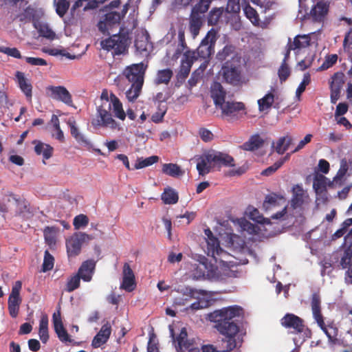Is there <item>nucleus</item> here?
Wrapping results in <instances>:
<instances>
[{
  "label": "nucleus",
  "instance_id": "nucleus-19",
  "mask_svg": "<svg viewBox=\"0 0 352 352\" xmlns=\"http://www.w3.org/2000/svg\"><path fill=\"white\" fill-rule=\"evenodd\" d=\"M136 286L135 275L129 263L123 265V278L120 287L126 292H132Z\"/></svg>",
  "mask_w": 352,
  "mask_h": 352
},
{
  "label": "nucleus",
  "instance_id": "nucleus-53",
  "mask_svg": "<svg viewBox=\"0 0 352 352\" xmlns=\"http://www.w3.org/2000/svg\"><path fill=\"white\" fill-rule=\"evenodd\" d=\"M167 108L166 105H162L161 104L158 106V111L152 115L151 120L155 123H160L162 122L164 117L166 113Z\"/></svg>",
  "mask_w": 352,
  "mask_h": 352
},
{
  "label": "nucleus",
  "instance_id": "nucleus-12",
  "mask_svg": "<svg viewBox=\"0 0 352 352\" xmlns=\"http://www.w3.org/2000/svg\"><path fill=\"white\" fill-rule=\"evenodd\" d=\"M22 284L21 281H16L12 288L11 293L8 297V308L10 316L13 318L17 317L19 307L22 302L20 296V291Z\"/></svg>",
  "mask_w": 352,
  "mask_h": 352
},
{
  "label": "nucleus",
  "instance_id": "nucleus-60",
  "mask_svg": "<svg viewBox=\"0 0 352 352\" xmlns=\"http://www.w3.org/2000/svg\"><path fill=\"white\" fill-rule=\"evenodd\" d=\"M284 160H280L279 161L276 162L273 165L263 170L261 174L265 176H269L272 175L282 166V165L284 163Z\"/></svg>",
  "mask_w": 352,
  "mask_h": 352
},
{
  "label": "nucleus",
  "instance_id": "nucleus-45",
  "mask_svg": "<svg viewBox=\"0 0 352 352\" xmlns=\"http://www.w3.org/2000/svg\"><path fill=\"white\" fill-rule=\"evenodd\" d=\"M58 228L55 226H46L43 230V235L46 242L49 244L55 243L56 234Z\"/></svg>",
  "mask_w": 352,
  "mask_h": 352
},
{
  "label": "nucleus",
  "instance_id": "nucleus-37",
  "mask_svg": "<svg viewBox=\"0 0 352 352\" xmlns=\"http://www.w3.org/2000/svg\"><path fill=\"white\" fill-rule=\"evenodd\" d=\"M344 84V74L342 72H336L331 77L330 89H335L337 92L341 90Z\"/></svg>",
  "mask_w": 352,
  "mask_h": 352
},
{
  "label": "nucleus",
  "instance_id": "nucleus-17",
  "mask_svg": "<svg viewBox=\"0 0 352 352\" xmlns=\"http://www.w3.org/2000/svg\"><path fill=\"white\" fill-rule=\"evenodd\" d=\"M330 3L331 0H317L310 11L312 19L314 21H322L329 12Z\"/></svg>",
  "mask_w": 352,
  "mask_h": 352
},
{
  "label": "nucleus",
  "instance_id": "nucleus-10",
  "mask_svg": "<svg viewBox=\"0 0 352 352\" xmlns=\"http://www.w3.org/2000/svg\"><path fill=\"white\" fill-rule=\"evenodd\" d=\"M93 237L84 232L75 233L66 241L67 252L69 257L76 256L81 251L82 245Z\"/></svg>",
  "mask_w": 352,
  "mask_h": 352
},
{
  "label": "nucleus",
  "instance_id": "nucleus-41",
  "mask_svg": "<svg viewBox=\"0 0 352 352\" xmlns=\"http://www.w3.org/2000/svg\"><path fill=\"white\" fill-rule=\"evenodd\" d=\"M223 13V9L222 8H212L208 13V23L209 25H215L218 23L219 19Z\"/></svg>",
  "mask_w": 352,
  "mask_h": 352
},
{
  "label": "nucleus",
  "instance_id": "nucleus-59",
  "mask_svg": "<svg viewBox=\"0 0 352 352\" xmlns=\"http://www.w3.org/2000/svg\"><path fill=\"white\" fill-rule=\"evenodd\" d=\"M311 82V76L309 73H306L303 76V78L302 82L298 85L296 94L298 96L301 95L305 90L306 87Z\"/></svg>",
  "mask_w": 352,
  "mask_h": 352
},
{
  "label": "nucleus",
  "instance_id": "nucleus-43",
  "mask_svg": "<svg viewBox=\"0 0 352 352\" xmlns=\"http://www.w3.org/2000/svg\"><path fill=\"white\" fill-rule=\"evenodd\" d=\"M327 178L323 175H316L314 179L313 188L318 193L326 190Z\"/></svg>",
  "mask_w": 352,
  "mask_h": 352
},
{
  "label": "nucleus",
  "instance_id": "nucleus-28",
  "mask_svg": "<svg viewBox=\"0 0 352 352\" xmlns=\"http://www.w3.org/2000/svg\"><path fill=\"white\" fill-rule=\"evenodd\" d=\"M15 76L20 89L25 96L31 100L32 96V86L31 83L25 78L24 74L21 72H16Z\"/></svg>",
  "mask_w": 352,
  "mask_h": 352
},
{
  "label": "nucleus",
  "instance_id": "nucleus-54",
  "mask_svg": "<svg viewBox=\"0 0 352 352\" xmlns=\"http://www.w3.org/2000/svg\"><path fill=\"white\" fill-rule=\"evenodd\" d=\"M80 276L76 274V275L72 276L67 283V288L66 290L68 292H72L75 289H78L80 286Z\"/></svg>",
  "mask_w": 352,
  "mask_h": 352
},
{
  "label": "nucleus",
  "instance_id": "nucleus-3",
  "mask_svg": "<svg viewBox=\"0 0 352 352\" xmlns=\"http://www.w3.org/2000/svg\"><path fill=\"white\" fill-rule=\"evenodd\" d=\"M146 66L142 63L127 66L123 71V75L131 83L126 91V96L129 101H134L140 96L144 84Z\"/></svg>",
  "mask_w": 352,
  "mask_h": 352
},
{
  "label": "nucleus",
  "instance_id": "nucleus-20",
  "mask_svg": "<svg viewBox=\"0 0 352 352\" xmlns=\"http://www.w3.org/2000/svg\"><path fill=\"white\" fill-rule=\"evenodd\" d=\"M211 98L214 100L216 107H219L224 103L226 91L223 87L222 85L219 82H214L210 87Z\"/></svg>",
  "mask_w": 352,
  "mask_h": 352
},
{
  "label": "nucleus",
  "instance_id": "nucleus-56",
  "mask_svg": "<svg viewBox=\"0 0 352 352\" xmlns=\"http://www.w3.org/2000/svg\"><path fill=\"white\" fill-rule=\"evenodd\" d=\"M182 294L184 296H187L186 300H189L190 298H195V294H201L205 295L206 292L202 289L197 290L190 287H186L182 289Z\"/></svg>",
  "mask_w": 352,
  "mask_h": 352
},
{
  "label": "nucleus",
  "instance_id": "nucleus-2",
  "mask_svg": "<svg viewBox=\"0 0 352 352\" xmlns=\"http://www.w3.org/2000/svg\"><path fill=\"white\" fill-rule=\"evenodd\" d=\"M100 100L102 102L97 107L96 119L92 121V124L103 128H109L111 130H120V124L113 118L111 110L113 109L115 117L124 120L126 114L122 103L114 94L111 93L109 95L107 89L102 90Z\"/></svg>",
  "mask_w": 352,
  "mask_h": 352
},
{
  "label": "nucleus",
  "instance_id": "nucleus-27",
  "mask_svg": "<svg viewBox=\"0 0 352 352\" xmlns=\"http://www.w3.org/2000/svg\"><path fill=\"white\" fill-rule=\"evenodd\" d=\"M264 142V140L258 134H254L250 138L248 141L243 143L241 148L244 151H254L261 148Z\"/></svg>",
  "mask_w": 352,
  "mask_h": 352
},
{
  "label": "nucleus",
  "instance_id": "nucleus-33",
  "mask_svg": "<svg viewBox=\"0 0 352 352\" xmlns=\"http://www.w3.org/2000/svg\"><path fill=\"white\" fill-rule=\"evenodd\" d=\"M292 142V138L291 136L287 135L284 137H281L276 142V145L275 143H272L273 147L276 153L278 154H283L288 148L290 144Z\"/></svg>",
  "mask_w": 352,
  "mask_h": 352
},
{
  "label": "nucleus",
  "instance_id": "nucleus-32",
  "mask_svg": "<svg viewBox=\"0 0 352 352\" xmlns=\"http://www.w3.org/2000/svg\"><path fill=\"white\" fill-rule=\"evenodd\" d=\"M162 171L165 175L173 177H178L184 174V170H183L179 166L173 163L164 164Z\"/></svg>",
  "mask_w": 352,
  "mask_h": 352
},
{
  "label": "nucleus",
  "instance_id": "nucleus-15",
  "mask_svg": "<svg viewBox=\"0 0 352 352\" xmlns=\"http://www.w3.org/2000/svg\"><path fill=\"white\" fill-rule=\"evenodd\" d=\"M46 89L50 97L52 99L60 101L69 106L72 105V95L65 87L49 86Z\"/></svg>",
  "mask_w": 352,
  "mask_h": 352
},
{
  "label": "nucleus",
  "instance_id": "nucleus-52",
  "mask_svg": "<svg viewBox=\"0 0 352 352\" xmlns=\"http://www.w3.org/2000/svg\"><path fill=\"white\" fill-rule=\"evenodd\" d=\"M290 74V68L287 63H282L278 71V75L280 82H285L289 78Z\"/></svg>",
  "mask_w": 352,
  "mask_h": 352
},
{
  "label": "nucleus",
  "instance_id": "nucleus-24",
  "mask_svg": "<svg viewBox=\"0 0 352 352\" xmlns=\"http://www.w3.org/2000/svg\"><path fill=\"white\" fill-rule=\"evenodd\" d=\"M293 196L291 200V206L294 209L300 208L304 204L306 192L302 186L296 184L293 187Z\"/></svg>",
  "mask_w": 352,
  "mask_h": 352
},
{
  "label": "nucleus",
  "instance_id": "nucleus-62",
  "mask_svg": "<svg viewBox=\"0 0 352 352\" xmlns=\"http://www.w3.org/2000/svg\"><path fill=\"white\" fill-rule=\"evenodd\" d=\"M196 53L195 51L186 50L184 53L182 61L184 63H189L192 66L194 61L197 60Z\"/></svg>",
  "mask_w": 352,
  "mask_h": 352
},
{
  "label": "nucleus",
  "instance_id": "nucleus-47",
  "mask_svg": "<svg viewBox=\"0 0 352 352\" xmlns=\"http://www.w3.org/2000/svg\"><path fill=\"white\" fill-rule=\"evenodd\" d=\"M278 198L281 199L282 197H279L276 193H272L266 195L263 204V208L265 210H267L272 207L276 206L277 205V201Z\"/></svg>",
  "mask_w": 352,
  "mask_h": 352
},
{
  "label": "nucleus",
  "instance_id": "nucleus-13",
  "mask_svg": "<svg viewBox=\"0 0 352 352\" xmlns=\"http://www.w3.org/2000/svg\"><path fill=\"white\" fill-rule=\"evenodd\" d=\"M197 162L196 168L199 175L204 177L210 173L214 168V160H213L210 151H205L201 155L195 157Z\"/></svg>",
  "mask_w": 352,
  "mask_h": 352
},
{
  "label": "nucleus",
  "instance_id": "nucleus-38",
  "mask_svg": "<svg viewBox=\"0 0 352 352\" xmlns=\"http://www.w3.org/2000/svg\"><path fill=\"white\" fill-rule=\"evenodd\" d=\"M212 1V0H199L192 8L191 12L197 15L204 14L208 10Z\"/></svg>",
  "mask_w": 352,
  "mask_h": 352
},
{
  "label": "nucleus",
  "instance_id": "nucleus-49",
  "mask_svg": "<svg viewBox=\"0 0 352 352\" xmlns=\"http://www.w3.org/2000/svg\"><path fill=\"white\" fill-rule=\"evenodd\" d=\"M54 258L48 250L45 251L44 259L42 265V271L43 272L51 270L54 267Z\"/></svg>",
  "mask_w": 352,
  "mask_h": 352
},
{
  "label": "nucleus",
  "instance_id": "nucleus-42",
  "mask_svg": "<svg viewBox=\"0 0 352 352\" xmlns=\"http://www.w3.org/2000/svg\"><path fill=\"white\" fill-rule=\"evenodd\" d=\"M274 96L272 93H268L264 96L262 98L258 100V105L260 111H263L265 109L270 108L274 103Z\"/></svg>",
  "mask_w": 352,
  "mask_h": 352
},
{
  "label": "nucleus",
  "instance_id": "nucleus-55",
  "mask_svg": "<svg viewBox=\"0 0 352 352\" xmlns=\"http://www.w3.org/2000/svg\"><path fill=\"white\" fill-rule=\"evenodd\" d=\"M89 223V218L85 214H79L74 217L73 225L75 229L78 230L81 227H85Z\"/></svg>",
  "mask_w": 352,
  "mask_h": 352
},
{
  "label": "nucleus",
  "instance_id": "nucleus-34",
  "mask_svg": "<svg viewBox=\"0 0 352 352\" xmlns=\"http://www.w3.org/2000/svg\"><path fill=\"white\" fill-rule=\"evenodd\" d=\"M34 27L38 30L39 36L45 37L50 40H54L56 37V34L46 23H34Z\"/></svg>",
  "mask_w": 352,
  "mask_h": 352
},
{
  "label": "nucleus",
  "instance_id": "nucleus-35",
  "mask_svg": "<svg viewBox=\"0 0 352 352\" xmlns=\"http://www.w3.org/2000/svg\"><path fill=\"white\" fill-rule=\"evenodd\" d=\"M161 198L166 204H175L178 201L179 196L173 189L168 188L164 190Z\"/></svg>",
  "mask_w": 352,
  "mask_h": 352
},
{
  "label": "nucleus",
  "instance_id": "nucleus-64",
  "mask_svg": "<svg viewBox=\"0 0 352 352\" xmlns=\"http://www.w3.org/2000/svg\"><path fill=\"white\" fill-rule=\"evenodd\" d=\"M199 135L201 139L205 142L211 141L213 139L214 136L210 131L205 128H201L199 129Z\"/></svg>",
  "mask_w": 352,
  "mask_h": 352
},
{
  "label": "nucleus",
  "instance_id": "nucleus-25",
  "mask_svg": "<svg viewBox=\"0 0 352 352\" xmlns=\"http://www.w3.org/2000/svg\"><path fill=\"white\" fill-rule=\"evenodd\" d=\"M67 124L70 128L71 135L80 145L83 146H90L91 143L89 140L79 131L75 120H69Z\"/></svg>",
  "mask_w": 352,
  "mask_h": 352
},
{
  "label": "nucleus",
  "instance_id": "nucleus-23",
  "mask_svg": "<svg viewBox=\"0 0 352 352\" xmlns=\"http://www.w3.org/2000/svg\"><path fill=\"white\" fill-rule=\"evenodd\" d=\"M111 328L109 323L103 324L100 331L94 338L91 345L94 348H98L106 343L111 335Z\"/></svg>",
  "mask_w": 352,
  "mask_h": 352
},
{
  "label": "nucleus",
  "instance_id": "nucleus-44",
  "mask_svg": "<svg viewBox=\"0 0 352 352\" xmlns=\"http://www.w3.org/2000/svg\"><path fill=\"white\" fill-rule=\"evenodd\" d=\"M249 218L258 223L271 224L270 219L264 218L260 215L259 211L256 208H249Z\"/></svg>",
  "mask_w": 352,
  "mask_h": 352
},
{
  "label": "nucleus",
  "instance_id": "nucleus-58",
  "mask_svg": "<svg viewBox=\"0 0 352 352\" xmlns=\"http://www.w3.org/2000/svg\"><path fill=\"white\" fill-rule=\"evenodd\" d=\"M148 43L147 38L142 35L140 38H137L135 41V46L140 52H146Z\"/></svg>",
  "mask_w": 352,
  "mask_h": 352
},
{
  "label": "nucleus",
  "instance_id": "nucleus-50",
  "mask_svg": "<svg viewBox=\"0 0 352 352\" xmlns=\"http://www.w3.org/2000/svg\"><path fill=\"white\" fill-rule=\"evenodd\" d=\"M192 66L189 63H184L181 61V65L179 70L177 74V78L178 80L184 81L188 77L190 74Z\"/></svg>",
  "mask_w": 352,
  "mask_h": 352
},
{
  "label": "nucleus",
  "instance_id": "nucleus-1",
  "mask_svg": "<svg viewBox=\"0 0 352 352\" xmlns=\"http://www.w3.org/2000/svg\"><path fill=\"white\" fill-rule=\"evenodd\" d=\"M243 309L239 305H232L214 310L208 315V319L214 323V328L226 336L223 340L226 351H231L236 346V336L239 331L237 318L243 317Z\"/></svg>",
  "mask_w": 352,
  "mask_h": 352
},
{
  "label": "nucleus",
  "instance_id": "nucleus-61",
  "mask_svg": "<svg viewBox=\"0 0 352 352\" xmlns=\"http://www.w3.org/2000/svg\"><path fill=\"white\" fill-rule=\"evenodd\" d=\"M240 0H228L226 12L228 13H238L240 12Z\"/></svg>",
  "mask_w": 352,
  "mask_h": 352
},
{
  "label": "nucleus",
  "instance_id": "nucleus-6",
  "mask_svg": "<svg viewBox=\"0 0 352 352\" xmlns=\"http://www.w3.org/2000/svg\"><path fill=\"white\" fill-rule=\"evenodd\" d=\"M221 72L225 82L232 86L240 87L245 82L241 62L236 63L225 62L222 66Z\"/></svg>",
  "mask_w": 352,
  "mask_h": 352
},
{
  "label": "nucleus",
  "instance_id": "nucleus-63",
  "mask_svg": "<svg viewBox=\"0 0 352 352\" xmlns=\"http://www.w3.org/2000/svg\"><path fill=\"white\" fill-rule=\"evenodd\" d=\"M179 46L177 50V54H181L185 49L187 48V45L185 41L184 31L179 30L178 32Z\"/></svg>",
  "mask_w": 352,
  "mask_h": 352
},
{
  "label": "nucleus",
  "instance_id": "nucleus-36",
  "mask_svg": "<svg viewBox=\"0 0 352 352\" xmlns=\"http://www.w3.org/2000/svg\"><path fill=\"white\" fill-rule=\"evenodd\" d=\"M34 151L37 155H43L46 160L50 158L53 153V148L49 144H45L41 142L35 146Z\"/></svg>",
  "mask_w": 352,
  "mask_h": 352
},
{
  "label": "nucleus",
  "instance_id": "nucleus-16",
  "mask_svg": "<svg viewBox=\"0 0 352 352\" xmlns=\"http://www.w3.org/2000/svg\"><path fill=\"white\" fill-rule=\"evenodd\" d=\"M340 265L345 272L344 280L347 285L352 284V246H346L340 261Z\"/></svg>",
  "mask_w": 352,
  "mask_h": 352
},
{
  "label": "nucleus",
  "instance_id": "nucleus-51",
  "mask_svg": "<svg viewBox=\"0 0 352 352\" xmlns=\"http://www.w3.org/2000/svg\"><path fill=\"white\" fill-rule=\"evenodd\" d=\"M69 1L58 0L56 3V12L58 16L63 17L69 8Z\"/></svg>",
  "mask_w": 352,
  "mask_h": 352
},
{
  "label": "nucleus",
  "instance_id": "nucleus-48",
  "mask_svg": "<svg viewBox=\"0 0 352 352\" xmlns=\"http://www.w3.org/2000/svg\"><path fill=\"white\" fill-rule=\"evenodd\" d=\"M338 60L337 54H330L325 57L323 63L317 69V71H324L333 66Z\"/></svg>",
  "mask_w": 352,
  "mask_h": 352
},
{
  "label": "nucleus",
  "instance_id": "nucleus-26",
  "mask_svg": "<svg viewBox=\"0 0 352 352\" xmlns=\"http://www.w3.org/2000/svg\"><path fill=\"white\" fill-rule=\"evenodd\" d=\"M203 23L204 17L202 15H197L191 12L189 19V30L194 38L199 34Z\"/></svg>",
  "mask_w": 352,
  "mask_h": 352
},
{
  "label": "nucleus",
  "instance_id": "nucleus-21",
  "mask_svg": "<svg viewBox=\"0 0 352 352\" xmlns=\"http://www.w3.org/2000/svg\"><path fill=\"white\" fill-rule=\"evenodd\" d=\"M213 160H214L215 167L220 168L221 166L232 167L234 166V158L224 153L210 151Z\"/></svg>",
  "mask_w": 352,
  "mask_h": 352
},
{
  "label": "nucleus",
  "instance_id": "nucleus-39",
  "mask_svg": "<svg viewBox=\"0 0 352 352\" xmlns=\"http://www.w3.org/2000/svg\"><path fill=\"white\" fill-rule=\"evenodd\" d=\"M158 160L159 157L157 155H153L145 159H143L142 157H139L137 160V162L134 166L133 169H141L151 166L153 164L157 162Z\"/></svg>",
  "mask_w": 352,
  "mask_h": 352
},
{
  "label": "nucleus",
  "instance_id": "nucleus-57",
  "mask_svg": "<svg viewBox=\"0 0 352 352\" xmlns=\"http://www.w3.org/2000/svg\"><path fill=\"white\" fill-rule=\"evenodd\" d=\"M0 52L15 58H21L22 57L21 52L16 47L10 48L6 46H0Z\"/></svg>",
  "mask_w": 352,
  "mask_h": 352
},
{
  "label": "nucleus",
  "instance_id": "nucleus-14",
  "mask_svg": "<svg viewBox=\"0 0 352 352\" xmlns=\"http://www.w3.org/2000/svg\"><path fill=\"white\" fill-rule=\"evenodd\" d=\"M280 324L286 329H292L293 333L303 332L305 325L304 320L294 314H286L280 320Z\"/></svg>",
  "mask_w": 352,
  "mask_h": 352
},
{
  "label": "nucleus",
  "instance_id": "nucleus-29",
  "mask_svg": "<svg viewBox=\"0 0 352 352\" xmlns=\"http://www.w3.org/2000/svg\"><path fill=\"white\" fill-rule=\"evenodd\" d=\"M187 336V331L185 328H183L176 340H174L175 348L178 352H182L183 350H191V344L188 341Z\"/></svg>",
  "mask_w": 352,
  "mask_h": 352
},
{
  "label": "nucleus",
  "instance_id": "nucleus-31",
  "mask_svg": "<svg viewBox=\"0 0 352 352\" xmlns=\"http://www.w3.org/2000/svg\"><path fill=\"white\" fill-rule=\"evenodd\" d=\"M173 76V70L167 68L159 70L154 79V83L157 85L164 84L168 85Z\"/></svg>",
  "mask_w": 352,
  "mask_h": 352
},
{
  "label": "nucleus",
  "instance_id": "nucleus-4",
  "mask_svg": "<svg viewBox=\"0 0 352 352\" xmlns=\"http://www.w3.org/2000/svg\"><path fill=\"white\" fill-rule=\"evenodd\" d=\"M311 306L313 316L318 325L327 336L329 342L331 344H338V329L333 324H325L324 318L321 313V300L318 293H314L312 294Z\"/></svg>",
  "mask_w": 352,
  "mask_h": 352
},
{
  "label": "nucleus",
  "instance_id": "nucleus-7",
  "mask_svg": "<svg viewBox=\"0 0 352 352\" xmlns=\"http://www.w3.org/2000/svg\"><path fill=\"white\" fill-rule=\"evenodd\" d=\"M221 116L228 121L234 122L243 118L246 114V107L242 102L227 101L219 107Z\"/></svg>",
  "mask_w": 352,
  "mask_h": 352
},
{
  "label": "nucleus",
  "instance_id": "nucleus-30",
  "mask_svg": "<svg viewBox=\"0 0 352 352\" xmlns=\"http://www.w3.org/2000/svg\"><path fill=\"white\" fill-rule=\"evenodd\" d=\"M288 43L290 44L295 50H300L310 45L311 38L309 34H299L294 37L293 42H292L291 38H289Z\"/></svg>",
  "mask_w": 352,
  "mask_h": 352
},
{
  "label": "nucleus",
  "instance_id": "nucleus-5",
  "mask_svg": "<svg viewBox=\"0 0 352 352\" xmlns=\"http://www.w3.org/2000/svg\"><path fill=\"white\" fill-rule=\"evenodd\" d=\"M121 28L118 34H113L109 38L101 41L102 49L112 51V54L120 55L124 54L128 49L129 37L128 33H122Z\"/></svg>",
  "mask_w": 352,
  "mask_h": 352
},
{
  "label": "nucleus",
  "instance_id": "nucleus-46",
  "mask_svg": "<svg viewBox=\"0 0 352 352\" xmlns=\"http://www.w3.org/2000/svg\"><path fill=\"white\" fill-rule=\"evenodd\" d=\"M244 12H245L247 18H248L254 25H259V22H260L259 16H258L256 10L254 8H253L250 5H247L244 8Z\"/></svg>",
  "mask_w": 352,
  "mask_h": 352
},
{
  "label": "nucleus",
  "instance_id": "nucleus-40",
  "mask_svg": "<svg viewBox=\"0 0 352 352\" xmlns=\"http://www.w3.org/2000/svg\"><path fill=\"white\" fill-rule=\"evenodd\" d=\"M352 225V218H348L345 219L341 224L340 229L336 230L331 235V240L336 241L344 235L349 230V228Z\"/></svg>",
  "mask_w": 352,
  "mask_h": 352
},
{
  "label": "nucleus",
  "instance_id": "nucleus-22",
  "mask_svg": "<svg viewBox=\"0 0 352 352\" xmlns=\"http://www.w3.org/2000/svg\"><path fill=\"white\" fill-rule=\"evenodd\" d=\"M96 263L93 260L84 261L79 267L77 274L82 280L89 282L94 272Z\"/></svg>",
  "mask_w": 352,
  "mask_h": 352
},
{
  "label": "nucleus",
  "instance_id": "nucleus-8",
  "mask_svg": "<svg viewBox=\"0 0 352 352\" xmlns=\"http://www.w3.org/2000/svg\"><path fill=\"white\" fill-rule=\"evenodd\" d=\"M217 31L210 29L201 40L199 46L197 49L198 56L203 59L209 58L214 53V47L217 40Z\"/></svg>",
  "mask_w": 352,
  "mask_h": 352
},
{
  "label": "nucleus",
  "instance_id": "nucleus-11",
  "mask_svg": "<svg viewBox=\"0 0 352 352\" xmlns=\"http://www.w3.org/2000/svg\"><path fill=\"white\" fill-rule=\"evenodd\" d=\"M219 61L232 62V63H241L242 59L241 50L234 45L227 44L217 54Z\"/></svg>",
  "mask_w": 352,
  "mask_h": 352
},
{
  "label": "nucleus",
  "instance_id": "nucleus-18",
  "mask_svg": "<svg viewBox=\"0 0 352 352\" xmlns=\"http://www.w3.org/2000/svg\"><path fill=\"white\" fill-rule=\"evenodd\" d=\"M54 329L57 334L58 339L62 342H72V340L70 338V336L68 334L67 330L64 327L63 324L60 312L58 311L57 313H54L52 317Z\"/></svg>",
  "mask_w": 352,
  "mask_h": 352
},
{
  "label": "nucleus",
  "instance_id": "nucleus-9",
  "mask_svg": "<svg viewBox=\"0 0 352 352\" xmlns=\"http://www.w3.org/2000/svg\"><path fill=\"white\" fill-rule=\"evenodd\" d=\"M121 19L122 16L119 12L109 10L101 16L97 27L103 34H110V31L119 26Z\"/></svg>",
  "mask_w": 352,
  "mask_h": 352
}]
</instances>
